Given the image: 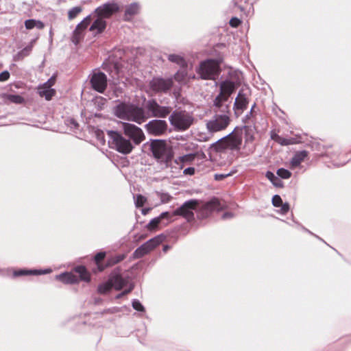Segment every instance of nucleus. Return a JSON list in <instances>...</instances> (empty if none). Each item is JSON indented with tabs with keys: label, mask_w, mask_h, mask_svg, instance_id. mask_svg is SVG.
Returning <instances> with one entry per match:
<instances>
[{
	"label": "nucleus",
	"mask_w": 351,
	"mask_h": 351,
	"mask_svg": "<svg viewBox=\"0 0 351 351\" xmlns=\"http://www.w3.org/2000/svg\"><path fill=\"white\" fill-rule=\"evenodd\" d=\"M151 149L155 158L168 163L173 157L171 152L162 140H155L151 143Z\"/></svg>",
	"instance_id": "6"
},
{
	"label": "nucleus",
	"mask_w": 351,
	"mask_h": 351,
	"mask_svg": "<svg viewBox=\"0 0 351 351\" xmlns=\"http://www.w3.org/2000/svg\"><path fill=\"white\" fill-rule=\"evenodd\" d=\"M245 143L249 146L248 154L252 153L255 149V145L253 143L254 140L255 128L254 127L245 126L244 128Z\"/></svg>",
	"instance_id": "18"
},
{
	"label": "nucleus",
	"mask_w": 351,
	"mask_h": 351,
	"mask_svg": "<svg viewBox=\"0 0 351 351\" xmlns=\"http://www.w3.org/2000/svg\"><path fill=\"white\" fill-rule=\"evenodd\" d=\"M123 258H124L123 255H119L112 260V264L117 263L120 262L121 261H122Z\"/></svg>",
	"instance_id": "51"
},
{
	"label": "nucleus",
	"mask_w": 351,
	"mask_h": 351,
	"mask_svg": "<svg viewBox=\"0 0 351 351\" xmlns=\"http://www.w3.org/2000/svg\"><path fill=\"white\" fill-rule=\"evenodd\" d=\"M160 197L162 203H167L171 199V197L168 193H160Z\"/></svg>",
	"instance_id": "45"
},
{
	"label": "nucleus",
	"mask_w": 351,
	"mask_h": 351,
	"mask_svg": "<svg viewBox=\"0 0 351 351\" xmlns=\"http://www.w3.org/2000/svg\"><path fill=\"white\" fill-rule=\"evenodd\" d=\"M199 201L197 199H190L185 202L180 207L173 212V215L182 216L187 221H191L194 219V210H196Z\"/></svg>",
	"instance_id": "7"
},
{
	"label": "nucleus",
	"mask_w": 351,
	"mask_h": 351,
	"mask_svg": "<svg viewBox=\"0 0 351 351\" xmlns=\"http://www.w3.org/2000/svg\"><path fill=\"white\" fill-rule=\"evenodd\" d=\"M266 178L269 180L274 186L280 188L283 187V182L282 180L278 177L276 176L272 172L267 171L266 173Z\"/></svg>",
	"instance_id": "28"
},
{
	"label": "nucleus",
	"mask_w": 351,
	"mask_h": 351,
	"mask_svg": "<svg viewBox=\"0 0 351 351\" xmlns=\"http://www.w3.org/2000/svg\"><path fill=\"white\" fill-rule=\"evenodd\" d=\"M147 132L154 136L165 134L167 130V123L163 120H152L145 125Z\"/></svg>",
	"instance_id": "13"
},
{
	"label": "nucleus",
	"mask_w": 351,
	"mask_h": 351,
	"mask_svg": "<svg viewBox=\"0 0 351 351\" xmlns=\"http://www.w3.org/2000/svg\"><path fill=\"white\" fill-rule=\"evenodd\" d=\"M56 77H51L48 81L40 84L38 87V93L41 97H45L47 101H49L56 94V90L51 87L55 84Z\"/></svg>",
	"instance_id": "12"
},
{
	"label": "nucleus",
	"mask_w": 351,
	"mask_h": 351,
	"mask_svg": "<svg viewBox=\"0 0 351 351\" xmlns=\"http://www.w3.org/2000/svg\"><path fill=\"white\" fill-rule=\"evenodd\" d=\"M271 137L272 140L282 145H288L293 143L291 139L285 138L275 133L272 134Z\"/></svg>",
	"instance_id": "31"
},
{
	"label": "nucleus",
	"mask_w": 351,
	"mask_h": 351,
	"mask_svg": "<svg viewBox=\"0 0 351 351\" xmlns=\"http://www.w3.org/2000/svg\"><path fill=\"white\" fill-rule=\"evenodd\" d=\"M168 249H169V246L165 245V246L163 247V251H164V252H167Z\"/></svg>",
	"instance_id": "57"
},
{
	"label": "nucleus",
	"mask_w": 351,
	"mask_h": 351,
	"mask_svg": "<svg viewBox=\"0 0 351 351\" xmlns=\"http://www.w3.org/2000/svg\"><path fill=\"white\" fill-rule=\"evenodd\" d=\"M75 271L80 274L82 280L88 282L90 280V275L83 266H79L75 268Z\"/></svg>",
	"instance_id": "34"
},
{
	"label": "nucleus",
	"mask_w": 351,
	"mask_h": 351,
	"mask_svg": "<svg viewBox=\"0 0 351 351\" xmlns=\"http://www.w3.org/2000/svg\"><path fill=\"white\" fill-rule=\"evenodd\" d=\"M248 87L245 84H243V110L245 108L246 105L249 103V98L246 97L247 91L248 92Z\"/></svg>",
	"instance_id": "39"
},
{
	"label": "nucleus",
	"mask_w": 351,
	"mask_h": 351,
	"mask_svg": "<svg viewBox=\"0 0 351 351\" xmlns=\"http://www.w3.org/2000/svg\"><path fill=\"white\" fill-rule=\"evenodd\" d=\"M51 272V269H47L45 270H34V274L40 275V274H46Z\"/></svg>",
	"instance_id": "49"
},
{
	"label": "nucleus",
	"mask_w": 351,
	"mask_h": 351,
	"mask_svg": "<svg viewBox=\"0 0 351 351\" xmlns=\"http://www.w3.org/2000/svg\"><path fill=\"white\" fill-rule=\"evenodd\" d=\"M82 9L80 6L73 7L68 12V19L71 21L74 19L81 12Z\"/></svg>",
	"instance_id": "35"
},
{
	"label": "nucleus",
	"mask_w": 351,
	"mask_h": 351,
	"mask_svg": "<svg viewBox=\"0 0 351 351\" xmlns=\"http://www.w3.org/2000/svg\"><path fill=\"white\" fill-rule=\"evenodd\" d=\"M168 60L172 62L178 64L182 68H184L186 65L184 58L180 55L170 54L168 56Z\"/></svg>",
	"instance_id": "32"
},
{
	"label": "nucleus",
	"mask_w": 351,
	"mask_h": 351,
	"mask_svg": "<svg viewBox=\"0 0 351 351\" xmlns=\"http://www.w3.org/2000/svg\"><path fill=\"white\" fill-rule=\"evenodd\" d=\"M34 43H35V40H32L27 46H26L21 51L18 52L17 54H16L14 58V60H16V61L21 60L25 57L28 56L30 54L31 51H32Z\"/></svg>",
	"instance_id": "22"
},
{
	"label": "nucleus",
	"mask_w": 351,
	"mask_h": 351,
	"mask_svg": "<svg viewBox=\"0 0 351 351\" xmlns=\"http://www.w3.org/2000/svg\"><path fill=\"white\" fill-rule=\"evenodd\" d=\"M221 143L225 149L239 150L241 144V129L236 128L232 132L221 139Z\"/></svg>",
	"instance_id": "8"
},
{
	"label": "nucleus",
	"mask_w": 351,
	"mask_h": 351,
	"mask_svg": "<svg viewBox=\"0 0 351 351\" xmlns=\"http://www.w3.org/2000/svg\"><path fill=\"white\" fill-rule=\"evenodd\" d=\"M171 125L176 131L188 130L194 121L193 117L186 111H174L169 118Z\"/></svg>",
	"instance_id": "3"
},
{
	"label": "nucleus",
	"mask_w": 351,
	"mask_h": 351,
	"mask_svg": "<svg viewBox=\"0 0 351 351\" xmlns=\"http://www.w3.org/2000/svg\"><path fill=\"white\" fill-rule=\"evenodd\" d=\"M186 72L182 68L180 71H178L174 75V78L178 82H183L185 80Z\"/></svg>",
	"instance_id": "37"
},
{
	"label": "nucleus",
	"mask_w": 351,
	"mask_h": 351,
	"mask_svg": "<svg viewBox=\"0 0 351 351\" xmlns=\"http://www.w3.org/2000/svg\"><path fill=\"white\" fill-rule=\"evenodd\" d=\"M113 113L119 119L138 124H141L147 118L143 108L129 102H120L113 108Z\"/></svg>",
	"instance_id": "2"
},
{
	"label": "nucleus",
	"mask_w": 351,
	"mask_h": 351,
	"mask_svg": "<svg viewBox=\"0 0 351 351\" xmlns=\"http://www.w3.org/2000/svg\"><path fill=\"white\" fill-rule=\"evenodd\" d=\"M140 5L137 3H131L126 8L125 12V18L126 20H130L132 16L138 13Z\"/></svg>",
	"instance_id": "25"
},
{
	"label": "nucleus",
	"mask_w": 351,
	"mask_h": 351,
	"mask_svg": "<svg viewBox=\"0 0 351 351\" xmlns=\"http://www.w3.org/2000/svg\"><path fill=\"white\" fill-rule=\"evenodd\" d=\"M107 77L101 72L94 73L90 79V83L94 90L104 93L107 87Z\"/></svg>",
	"instance_id": "17"
},
{
	"label": "nucleus",
	"mask_w": 351,
	"mask_h": 351,
	"mask_svg": "<svg viewBox=\"0 0 351 351\" xmlns=\"http://www.w3.org/2000/svg\"><path fill=\"white\" fill-rule=\"evenodd\" d=\"M272 204L275 207H280L282 205V200L280 195H275L272 197Z\"/></svg>",
	"instance_id": "42"
},
{
	"label": "nucleus",
	"mask_w": 351,
	"mask_h": 351,
	"mask_svg": "<svg viewBox=\"0 0 351 351\" xmlns=\"http://www.w3.org/2000/svg\"><path fill=\"white\" fill-rule=\"evenodd\" d=\"M246 119H249L250 118L248 117V115H246Z\"/></svg>",
	"instance_id": "61"
},
{
	"label": "nucleus",
	"mask_w": 351,
	"mask_h": 351,
	"mask_svg": "<svg viewBox=\"0 0 351 351\" xmlns=\"http://www.w3.org/2000/svg\"><path fill=\"white\" fill-rule=\"evenodd\" d=\"M235 89V84L226 80L220 85V93L214 100V106L218 108L222 114H216L206 123V128L210 132H217L227 128L230 123L228 106L226 101Z\"/></svg>",
	"instance_id": "1"
},
{
	"label": "nucleus",
	"mask_w": 351,
	"mask_h": 351,
	"mask_svg": "<svg viewBox=\"0 0 351 351\" xmlns=\"http://www.w3.org/2000/svg\"><path fill=\"white\" fill-rule=\"evenodd\" d=\"M119 10V5L114 2L106 3L95 9V14L102 19H108Z\"/></svg>",
	"instance_id": "11"
},
{
	"label": "nucleus",
	"mask_w": 351,
	"mask_h": 351,
	"mask_svg": "<svg viewBox=\"0 0 351 351\" xmlns=\"http://www.w3.org/2000/svg\"><path fill=\"white\" fill-rule=\"evenodd\" d=\"M25 26L27 29H32L34 27H36L39 29H41L44 27V24L40 21H37L35 19H28L25 21Z\"/></svg>",
	"instance_id": "27"
},
{
	"label": "nucleus",
	"mask_w": 351,
	"mask_h": 351,
	"mask_svg": "<svg viewBox=\"0 0 351 351\" xmlns=\"http://www.w3.org/2000/svg\"><path fill=\"white\" fill-rule=\"evenodd\" d=\"M172 85L173 80L171 78L156 77L149 82L150 88L154 92H166L171 88Z\"/></svg>",
	"instance_id": "16"
},
{
	"label": "nucleus",
	"mask_w": 351,
	"mask_h": 351,
	"mask_svg": "<svg viewBox=\"0 0 351 351\" xmlns=\"http://www.w3.org/2000/svg\"><path fill=\"white\" fill-rule=\"evenodd\" d=\"M164 239L162 234L158 235L138 247L134 252V257L139 258L143 257L144 255L148 254L150 251L154 250L156 247L160 245Z\"/></svg>",
	"instance_id": "9"
},
{
	"label": "nucleus",
	"mask_w": 351,
	"mask_h": 351,
	"mask_svg": "<svg viewBox=\"0 0 351 351\" xmlns=\"http://www.w3.org/2000/svg\"><path fill=\"white\" fill-rule=\"evenodd\" d=\"M228 176H229V174H216L215 176V180H221L223 178L227 177Z\"/></svg>",
	"instance_id": "52"
},
{
	"label": "nucleus",
	"mask_w": 351,
	"mask_h": 351,
	"mask_svg": "<svg viewBox=\"0 0 351 351\" xmlns=\"http://www.w3.org/2000/svg\"><path fill=\"white\" fill-rule=\"evenodd\" d=\"M145 238V237L144 235H141L140 237V239H144Z\"/></svg>",
	"instance_id": "58"
},
{
	"label": "nucleus",
	"mask_w": 351,
	"mask_h": 351,
	"mask_svg": "<svg viewBox=\"0 0 351 351\" xmlns=\"http://www.w3.org/2000/svg\"><path fill=\"white\" fill-rule=\"evenodd\" d=\"M107 134L110 138L109 143L117 152L123 154H128L132 151V143L129 139L125 138L122 134L112 130H108Z\"/></svg>",
	"instance_id": "4"
},
{
	"label": "nucleus",
	"mask_w": 351,
	"mask_h": 351,
	"mask_svg": "<svg viewBox=\"0 0 351 351\" xmlns=\"http://www.w3.org/2000/svg\"><path fill=\"white\" fill-rule=\"evenodd\" d=\"M73 124L75 125V126H76V125H77V123H76L75 121H73Z\"/></svg>",
	"instance_id": "60"
},
{
	"label": "nucleus",
	"mask_w": 351,
	"mask_h": 351,
	"mask_svg": "<svg viewBox=\"0 0 351 351\" xmlns=\"http://www.w3.org/2000/svg\"><path fill=\"white\" fill-rule=\"evenodd\" d=\"M183 173L185 175L192 176L195 173V169L193 167H188L184 170Z\"/></svg>",
	"instance_id": "50"
},
{
	"label": "nucleus",
	"mask_w": 351,
	"mask_h": 351,
	"mask_svg": "<svg viewBox=\"0 0 351 351\" xmlns=\"http://www.w3.org/2000/svg\"><path fill=\"white\" fill-rule=\"evenodd\" d=\"M147 109L152 112V117L164 118L171 111V108L160 106L154 100L148 101L146 104Z\"/></svg>",
	"instance_id": "14"
},
{
	"label": "nucleus",
	"mask_w": 351,
	"mask_h": 351,
	"mask_svg": "<svg viewBox=\"0 0 351 351\" xmlns=\"http://www.w3.org/2000/svg\"><path fill=\"white\" fill-rule=\"evenodd\" d=\"M277 175L283 179H288L291 176V173L287 169L280 168L278 169Z\"/></svg>",
	"instance_id": "38"
},
{
	"label": "nucleus",
	"mask_w": 351,
	"mask_h": 351,
	"mask_svg": "<svg viewBox=\"0 0 351 351\" xmlns=\"http://www.w3.org/2000/svg\"><path fill=\"white\" fill-rule=\"evenodd\" d=\"M28 274H34V270L21 269L19 271H16L14 273V276H19L28 275Z\"/></svg>",
	"instance_id": "43"
},
{
	"label": "nucleus",
	"mask_w": 351,
	"mask_h": 351,
	"mask_svg": "<svg viewBox=\"0 0 351 351\" xmlns=\"http://www.w3.org/2000/svg\"><path fill=\"white\" fill-rule=\"evenodd\" d=\"M132 289V287H130V288L128 290H125L123 291V294H127Z\"/></svg>",
	"instance_id": "55"
},
{
	"label": "nucleus",
	"mask_w": 351,
	"mask_h": 351,
	"mask_svg": "<svg viewBox=\"0 0 351 351\" xmlns=\"http://www.w3.org/2000/svg\"><path fill=\"white\" fill-rule=\"evenodd\" d=\"M109 280L112 287L117 290L121 289L127 284V280L119 274H112Z\"/></svg>",
	"instance_id": "20"
},
{
	"label": "nucleus",
	"mask_w": 351,
	"mask_h": 351,
	"mask_svg": "<svg viewBox=\"0 0 351 351\" xmlns=\"http://www.w3.org/2000/svg\"><path fill=\"white\" fill-rule=\"evenodd\" d=\"M254 106H255V104H254V105L252 106V109H251V112H250V113H251V114H252V110H253V108H254Z\"/></svg>",
	"instance_id": "59"
},
{
	"label": "nucleus",
	"mask_w": 351,
	"mask_h": 351,
	"mask_svg": "<svg viewBox=\"0 0 351 351\" xmlns=\"http://www.w3.org/2000/svg\"><path fill=\"white\" fill-rule=\"evenodd\" d=\"M122 127L125 135L132 140L136 145L140 144L145 140L143 130L136 125L129 123H123Z\"/></svg>",
	"instance_id": "10"
},
{
	"label": "nucleus",
	"mask_w": 351,
	"mask_h": 351,
	"mask_svg": "<svg viewBox=\"0 0 351 351\" xmlns=\"http://www.w3.org/2000/svg\"><path fill=\"white\" fill-rule=\"evenodd\" d=\"M56 278L66 284H74L78 282L77 277L70 272H65L57 275Z\"/></svg>",
	"instance_id": "21"
},
{
	"label": "nucleus",
	"mask_w": 351,
	"mask_h": 351,
	"mask_svg": "<svg viewBox=\"0 0 351 351\" xmlns=\"http://www.w3.org/2000/svg\"><path fill=\"white\" fill-rule=\"evenodd\" d=\"M219 202L218 199H212L211 201L207 202L204 206V210L206 211V212H211L212 210H219Z\"/></svg>",
	"instance_id": "29"
},
{
	"label": "nucleus",
	"mask_w": 351,
	"mask_h": 351,
	"mask_svg": "<svg viewBox=\"0 0 351 351\" xmlns=\"http://www.w3.org/2000/svg\"><path fill=\"white\" fill-rule=\"evenodd\" d=\"M105 252H99L95 256V262L98 264L105 257Z\"/></svg>",
	"instance_id": "47"
},
{
	"label": "nucleus",
	"mask_w": 351,
	"mask_h": 351,
	"mask_svg": "<svg viewBox=\"0 0 351 351\" xmlns=\"http://www.w3.org/2000/svg\"><path fill=\"white\" fill-rule=\"evenodd\" d=\"M4 98L5 100L16 104H23L25 101L24 98L19 95L8 94L4 95Z\"/></svg>",
	"instance_id": "30"
},
{
	"label": "nucleus",
	"mask_w": 351,
	"mask_h": 351,
	"mask_svg": "<svg viewBox=\"0 0 351 351\" xmlns=\"http://www.w3.org/2000/svg\"><path fill=\"white\" fill-rule=\"evenodd\" d=\"M123 71L119 69L118 64H114V70L111 71L110 75L114 82L117 83L122 76Z\"/></svg>",
	"instance_id": "33"
},
{
	"label": "nucleus",
	"mask_w": 351,
	"mask_h": 351,
	"mask_svg": "<svg viewBox=\"0 0 351 351\" xmlns=\"http://www.w3.org/2000/svg\"><path fill=\"white\" fill-rule=\"evenodd\" d=\"M235 106V113L238 114L239 113V111L241 110V91H239L238 96L235 99L234 103Z\"/></svg>",
	"instance_id": "41"
},
{
	"label": "nucleus",
	"mask_w": 351,
	"mask_h": 351,
	"mask_svg": "<svg viewBox=\"0 0 351 351\" xmlns=\"http://www.w3.org/2000/svg\"><path fill=\"white\" fill-rule=\"evenodd\" d=\"M194 159L195 155L189 154L178 157L174 160V162L179 166L178 168V170H181L183 168L184 164L189 163Z\"/></svg>",
	"instance_id": "24"
},
{
	"label": "nucleus",
	"mask_w": 351,
	"mask_h": 351,
	"mask_svg": "<svg viewBox=\"0 0 351 351\" xmlns=\"http://www.w3.org/2000/svg\"><path fill=\"white\" fill-rule=\"evenodd\" d=\"M90 22L91 16H88L76 26L71 37V41L75 45H77L84 38V30L87 28Z\"/></svg>",
	"instance_id": "15"
},
{
	"label": "nucleus",
	"mask_w": 351,
	"mask_h": 351,
	"mask_svg": "<svg viewBox=\"0 0 351 351\" xmlns=\"http://www.w3.org/2000/svg\"><path fill=\"white\" fill-rule=\"evenodd\" d=\"M306 156L307 152L306 151L298 152L297 154H295V155L293 157L291 160V165L295 167L299 166L301 164V162H302L304 160V158Z\"/></svg>",
	"instance_id": "26"
},
{
	"label": "nucleus",
	"mask_w": 351,
	"mask_h": 351,
	"mask_svg": "<svg viewBox=\"0 0 351 351\" xmlns=\"http://www.w3.org/2000/svg\"><path fill=\"white\" fill-rule=\"evenodd\" d=\"M146 200V197L141 195H138L136 197H134L135 204L136 206L138 208L142 207L145 203Z\"/></svg>",
	"instance_id": "40"
},
{
	"label": "nucleus",
	"mask_w": 351,
	"mask_h": 351,
	"mask_svg": "<svg viewBox=\"0 0 351 351\" xmlns=\"http://www.w3.org/2000/svg\"><path fill=\"white\" fill-rule=\"evenodd\" d=\"M10 73L8 71H5L0 73V82H4L9 79Z\"/></svg>",
	"instance_id": "46"
},
{
	"label": "nucleus",
	"mask_w": 351,
	"mask_h": 351,
	"mask_svg": "<svg viewBox=\"0 0 351 351\" xmlns=\"http://www.w3.org/2000/svg\"><path fill=\"white\" fill-rule=\"evenodd\" d=\"M281 206H282V209L284 213L288 212V210H289V206L287 203H285Z\"/></svg>",
	"instance_id": "54"
},
{
	"label": "nucleus",
	"mask_w": 351,
	"mask_h": 351,
	"mask_svg": "<svg viewBox=\"0 0 351 351\" xmlns=\"http://www.w3.org/2000/svg\"><path fill=\"white\" fill-rule=\"evenodd\" d=\"M233 217V214L232 213H226L223 215L222 218L224 219L232 218Z\"/></svg>",
	"instance_id": "53"
},
{
	"label": "nucleus",
	"mask_w": 351,
	"mask_h": 351,
	"mask_svg": "<svg viewBox=\"0 0 351 351\" xmlns=\"http://www.w3.org/2000/svg\"><path fill=\"white\" fill-rule=\"evenodd\" d=\"M112 287V286L110 283V280H108V282L103 283L99 286L98 291L100 293H106L111 289Z\"/></svg>",
	"instance_id": "36"
},
{
	"label": "nucleus",
	"mask_w": 351,
	"mask_h": 351,
	"mask_svg": "<svg viewBox=\"0 0 351 351\" xmlns=\"http://www.w3.org/2000/svg\"><path fill=\"white\" fill-rule=\"evenodd\" d=\"M147 212H148V210L143 209V210H142V213H143V215H146V214L147 213Z\"/></svg>",
	"instance_id": "56"
},
{
	"label": "nucleus",
	"mask_w": 351,
	"mask_h": 351,
	"mask_svg": "<svg viewBox=\"0 0 351 351\" xmlns=\"http://www.w3.org/2000/svg\"><path fill=\"white\" fill-rule=\"evenodd\" d=\"M169 217V213L168 212L162 213L158 217L154 218L149 221L147 225V229L149 230L156 229L163 219H167Z\"/></svg>",
	"instance_id": "23"
},
{
	"label": "nucleus",
	"mask_w": 351,
	"mask_h": 351,
	"mask_svg": "<svg viewBox=\"0 0 351 351\" xmlns=\"http://www.w3.org/2000/svg\"><path fill=\"white\" fill-rule=\"evenodd\" d=\"M132 307L138 311H144V307L141 304V303L137 300H134L133 302H132Z\"/></svg>",
	"instance_id": "44"
},
{
	"label": "nucleus",
	"mask_w": 351,
	"mask_h": 351,
	"mask_svg": "<svg viewBox=\"0 0 351 351\" xmlns=\"http://www.w3.org/2000/svg\"><path fill=\"white\" fill-rule=\"evenodd\" d=\"M240 20L236 17H234L230 19V24L232 27H237L240 24Z\"/></svg>",
	"instance_id": "48"
},
{
	"label": "nucleus",
	"mask_w": 351,
	"mask_h": 351,
	"mask_svg": "<svg viewBox=\"0 0 351 351\" xmlns=\"http://www.w3.org/2000/svg\"><path fill=\"white\" fill-rule=\"evenodd\" d=\"M106 27V21L104 19L97 16V19L93 22V23L90 27V31L93 32L95 34H99L105 29Z\"/></svg>",
	"instance_id": "19"
},
{
	"label": "nucleus",
	"mask_w": 351,
	"mask_h": 351,
	"mask_svg": "<svg viewBox=\"0 0 351 351\" xmlns=\"http://www.w3.org/2000/svg\"><path fill=\"white\" fill-rule=\"evenodd\" d=\"M219 71V62L216 60H207L202 62L197 73L204 80H214Z\"/></svg>",
	"instance_id": "5"
}]
</instances>
